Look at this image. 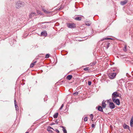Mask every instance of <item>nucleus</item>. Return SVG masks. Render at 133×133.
<instances>
[{
	"instance_id": "nucleus-1",
	"label": "nucleus",
	"mask_w": 133,
	"mask_h": 133,
	"mask_svg": "<svg viewBox=\"0 0 133 133\" xmlns=\"http://www.w3.org/2000/svg\"><path fill=\"white\" fill-rule=\"evenodd\" d=\"M25 4V3L20 1H18L16 3L15 7L17 9H19L23 6Z\"/></svg>"
},
{
	"instance_id": "nucleus-2",
	"label": "nucleus",
	"mask_w": 133,
	"mask_h": 133,
	"mask_svg": "<svg viewBox=\"0 0 133 133\" xmlns=\"http://www.w3.org/2000/svg\"><path fill=\"white\" fill-rule=\"evenodd\" d=\"M119 96V94L117 92H114L112 94V100H115V99H116L117 97Z\"/></svg>"
},
{
	"instance_id": "nucleus-3",
	"label": "nucleus",
	"mask_w": 133,
	"mask_h": 133,
	"mask_svg": "<svg viewBox=\"0 0 133 133\" xmlns=\"http://www.w3.org/2000/svg\"><path fill=\"white\" fill-rule=\"evenodd\" d=\"M116 75V74L115 73H111L109 74L108 75V76L110 79H113Z\"/></svg>"
},
{
	"instance_id": "nucleus-4",
	"label": "nucleus",
	"mask_w": 133,
	"mask_h": 133,
	"mask_svg": "<svg viewBox=\"0 0 133 133\" xmlns=\"http://www.w3.org/2000/svg\"><path fill=\"white\" fill-rule=\"evenodd\" d=\"M67 26L68 28H73L76 27L75 24L74 23H68Z\"/></svg>"
},
{
	"instance_id": "nucleus-5",
	"label": "nucleus",
	"mask_w": 133,
	"mask_h": 133,
	"mask_svg": "<svg viewBox=\"0 0 133 133\" xmlns=\"http://www.w3.org/2000/svg\"><path fill=\"white\" fill-rule=\"evenodd\" d=\"M117 105H119L120 104V102L119 101V99H115V100H114L113 99L112 100Z\"/></svg>"
},
{
	"instance_id": "nucleus-6",
	"label": "nucleus",
	"mask_w": 133,
	"mask_h": 133,
	"mask_svg": "<svg viewBox=\"0 0 133 133\" xmlns=\"http://www.w3.org/2000/svg\"><path fill=\"white\" fill-rule=\"evenodd\" d=\"M109 105L110 108L111 109H113L115 108V105L112 102H110Z\"/></svg>"
},
{
	"instance_id": "nucleus-7",
	"label": "nucleus",
	"mask_w": 133,
	"mask_h": 133,
	"mask_svg": "<svg viewBox=\"0 0 133 133\" xmlns=\"http://www.w3.org/2000/svg\"><path fill=\"white\" fill-rule=\"evenodd\" d=\"M52 129L54 130L50 126H49L47 129V131L50 133H51L53 131L51 130Z\"/></svg>"
},
{
	"instance_id": "nucleus-8",
	"label": "nucleus",
	"mask_w": 133,
	"mask_h": 133,
	"mask_svg": "<svg viewBox=\"0 0 133 133\" xmlns=\"http://www.w3.org/2000/svg\"><path fill=\"white\" fill-rule=\"evenodd\" d=\"M41 36H47V33L46 31L44 30L43 32H41Z\"/></svg>"
},
{
	"instance_id": "nucleus-9",
	"label": "nucleus",
	"mask_w": 133,
	"mask_h": 133,
	"mask_svg": "<svg viewBox=\"0 0 133 133\" xmlns=\"http://www.w3.org/2000/svg\"><path fill=\"white\" fill-rule=\"evenodd\" d=\"M36 13L34 12H32L29 15V18H32V17H34L36 15Z\"/></svg>"
},
{
	"instance_id": "nucleus-10",
	"label": "nucleus",
	"mask_w": 133,
	"mask_h": 133,
	"mask_svg": "<svg viewBox=\"0 0 133 133\" xmlns=\"http://www.w3.org/2000/svg\"><path fill=\"white\" fill-rule=\"evenodd\" d=\"M128 2V0H125L121 2V4L122 5H124L125 4Z\"/></svg>"
},
{
	"instance_id": "nucleus-11",
	"label": "nucleus",
	"mask_w": 133,
	"mask_h": 133,
	"mask_svg": "<svg viewBox=\"0 0 133 133\" xmlns=\"http://www.w3.org/2000/svg\"><path fill=\"white\" fill-rule=\"evenodd\" d=\"M14 103H15V108H16V111H18L19 110V107H18L17 106L16 104V99L14 100Z\"/></svg>"
},
{
	"instance_id": "nucleus-12",
	"label": "nucleus",
	"mask_w": 133,
	"mask_h": 133,
	"mask_svg": "<svg viewBox=\"0 0 133 133\" xmlns=\"http://www.w3.org/2000/svg\"><path fill=\"white\" fill-rule=\"evenodd\" d=\"M130 125L131 127H133V116L131 117L130 121Z\"/></svg>"
},
{
	"instance_id": "nucleus-13",
	"label": "nucleus",
	"mask_w": 133,
	"mask_h": 133,
	"mask_svg": "<svg viewBox=\"0 0 133 133\" xmlns=\"http://www.w3.org/2000/svg\"><path fill=\"white\" fill-rule=\"evenodd\" d=\"M107 104L105 103V102L103 101L102 103V106L103 108H104L106 107Z\"/></svg>"
},
{
	"instance_id": "nucleus-14",
	"label": "nucleus",
	"mask_w": 133,
	"mask_h": 133,
	"mask_svg": "<svg viewBox=\"0 0 133 133\" xmlns=\"http://www.w3.org/2000/svg\"><path fill=\"white\" fill-rule=\"evenodd\" d=\"M102 108L101 106H99L98 107L97 109L98 111L103 112V111Z\"/></svg>"
},
{
	"instance_id": "nucleus-15",
	"label": "nucleus",
	"mask_w": 133,
	"mask_h": 133,
	"mask_svg": "<svg viewBox=\"0 0 133 133\" xmlns=\"http://www.w3.org/2000/svg\"><path fill=\"white\" fill-rule=\"evenodd\" d=\"M72 77V75H69L66 77V78L68 80H70L71 79Z\"/></svg>"
},
{
	"instance_id": "nucleus-16",
	"label": "nucleus",
	"mask_w": 133,
	"mask_h": 133,
	"mask_svg": "<svg viewBox=\"0 0 133 133\" xmlns=\"http://www.w3.org/2000/svg\"><path fill=\"white\" fill-rule=\"evenodd\" d=\"M82 18L81 17H77L75 18V19L78 21H80L81 20Z\"/></svg>"
},
{
	"instance_id": "nucleus-17",
	"label": "nucleus",
	"mask_w": 133,
	"mask_h": 133,
	"mask_svg": "<svg viewBox=\"0 0 133 133\" xmlns=\"http://www.w3.org/2000/svg\"><path fill=\"white\" fill-rule=\"evenodd\" d=\"M36 62H37L36 61H35L33 63H32L30 65V67H31V68L33 67L34 66V64Z\"/></svg>"
},
{
	"instance_id": "nucleus-18",
	"label": "nucleus",
	"mask_w": 133,
	"mask_h": 133,
	"mask_svg": "<svg viewBox=\"0 0 133 133\" xmlns=\"http://www.w3.org/2000/svg\"><path fill=\"white\" fill-rule=\"evenodd\" d=\"M42 9L43 10V11L44 12H45V13H50V11H47V10L44 9L43 8H42Z\"/></svg>"
},
{
	"instance_id": "nucleus-19",
	"label": "nucleus",
	"mask_w": 133,
	"mask_h": 133,
	"mask_svg": "<svg viewBox=\"0 0 133 133\" xmlns=\"http://www.w3.org/2000/svg\"><path fill=\"white\" fill-rule=\"evenodd\" d=\"M112 39L110 38H104L102 39H101V41H103L105 40H109V39Z\"/></svg>"
},
{
	"instance_id": "nucleus-20",
	"label": "nucleus",
	"mask_w": 133,
	"mask_h": 133,
	"mask_svg": "<svg viewBox=\"0 0 133 133\" xmlns=\"http://www.w3.org/2000/svg\"><path fill=\"white\" fill-rule=\"evenodd\" d=\"M123 127L124 129H127L129 127V126L125 124L123 125Z\"/></svg>"
},
{
	"instance_id": "nucleus-21",
	"label": "nucleus",
	"mask_w": 133,
	"mask_h": 133,
	"mask_svg": "<svg viewBox=\"0 0 133 133\" xmlns=\"http://www.w3.org/2000/svg\"><path fill=\"white\" fill-rule=\"evenodd\" d=\"M58 114L57 113H55L54 115V117L55 118H57L58 116Z\"/></svg>"
},
{
	"instance_id": "nucleus-22",
	"label": "nucleus",
	"mask_w": 133,
	"mask_h": 133,
	"mask_svg": "<svg viewBox=\"0 0 133 133\" xmlns=\"http://www.w3.org/2000/svg\"><path fill=\"white\" fill-rule=\"evenodd\" d=\"M90 119L91 120H92L93 118V115L92 114L90 115Z\"/></svg>"
},
{
	"instance_id": "nucleus-23",
	"label": "nucleus",
	"mask_w": 133,
	"mask_h": 133,
	"mask_svg": "<svg viewBox=\"0 0 133 133\" xmlns=\"http://www.w3.org/2000/svg\"><path fill=\"white\" fill-rule=\"evenodd\" d=\"M85 24L86 25L88 26H89L91 24V23H88L87 22Z\"/></svg>"
},
{
	"instance_id": "nucleus-24",
	"label": "nucleus",
	"mask_w": 133,
	"mask_h": 133,
	"mask_svg": "<svg viewBox=\"0 0 133 133\" xmlns=\"http://www.w3.org/2000/svg\"><path fill=\"white\" fill-rule=\"evenodd\" d=\"M63 131L64 133H67L66 130L64 128H63Z\"/></svg>"
},
{
	"instance_id": "nucleus-25",
	"label": "nucleus",
	"mask_w": 133,
	"mask_h": 133,
	"mask_svg": "<svg viewBox=\"0 0 133 133\" xmlns=\"http://www.w3.org/2000/svg\"><path fill=\"white\" fill-rule=\"evenodd\" d=\"M126 48H127V46L126 45H125L124 46V49H123V50L125 51H127V49H126Z\"/></svg>"
},
{
	"instance_id": "nucleus-26",
	"label": "nucleus",
	"mask_w": 133,
	"mask_h": 133,
	"mask_svg": "<svg viewBox=\"0 0 133 133\" xmlns=\"http://www.w3.org/2000/svg\"><path fill=\"white\" fill-rule=\"evenodd\" d=\"M116 70V69H114V68H112L110 69V71H115Z\"/></svg>"
},
{
	"instance_id": "nucleus-27",
	"label": "nucleus",
	"mask_w": 133,
	"mask_h": 133,
	"mask_svg": "<svg viewBox=\"0 0 133 133\" xmlns=\"http://www.w3.org/2000/svg\"><path fill=\"white\" fill-rule=\"evenodd\" d=\"M89 68L86 67L84 69V70L85 71H88L89 70Z\"/></svg>"
},
{
	"instance_id": "nucleus-28",
	"label": "nucleus",
	"mask_w": 133,
	"mask_h": 133,
	"mask_svg": "<svg viewBox=\"0 0 133 133\" xmlns=\"http://www.w3.org/2000/svg\"><path fill=\"white\" fill-rule=\"evenodd\" d=\"M84 121H87L88 120V118L87 117H86L84 118Z\"/></svg>"
},
{
	"instance_id": "nucleus-29",
	"label": "nucleus",
	"mask_w": 133,
	"mask_h": 133,
	"mask_svg": "<svg viewBox=\"0 0 133 133\" xmlns=\"http://www.w3.org/2000/svg\"><path fill=\"white\" fill-rule=\"evenodd\" d=\"M49 57V55L48 54H46L45 57V58H48Z\"/></svg>"
},
{
	"instance_id": "nucleus-30",
	"label": "nucleus",
	"mask_w": 133,
	"mask_h": 133,
	"mask_svg": "<svg viewBox=\"0 0 133 133\" xmlns=\"http://www.w3.org/2000/svg\"><path fill=\"white\" fill-rule=\"evenodd\" d=\"M110 44V43H107V49H108V48L109 47V45Z\"/></svg>"
},
{
	"instance_id": "nucleus-31",
	"label": "nucleus",
	"mask_w": 133,
	"mask_h": 133,
	"mask_svg": "<svg viewBox=\"0 0 133 133\" xmlns=\"http://www.w3.org/2000/svg\"><path fill=\"white\" fill-rule=\"evenodd\" d=\"M91 82L90 81H88V85H91Z\"/></svg>"
},
{
	"instance_id": "nucleus-32",
	"label": "nucleus",
	"mask_w": 133,
	"mask_h": 133,
	"mask_svg": "<svg viewBox=\"0 0 133 133\" xmlns=\"http://www.w3.org/2000/svg\"><path fill=\"white\" fill-rule=\"evenodd\" d=\"M37 12L38 14H42L41 12L39 10H37Z\"/></svg>"
},
{
	"instance_id": "nucleus-33",
	"label": "nucleus",
	"mask_w": 133,
	"mask_h": 133,
	"mask_svg": "<svg viewBox=\"0 0 133 133\" xmlns=\"http://www.w3.org/2000/svg\"><path fill=\"white\" fill-rule=\"evenodd\" d=\"M78 92H75V93H74V95H78Z\"/></svg>"
},
{
	"instance_id": "nucleus-34",
	"label": "nucleus",
	"mask_w": 133,
	"mask_h": 133,
	"mask_svg": "<svg viewBox=\"0 0 133 133\" xmlns=\"http://www.w3.org/2000/svg\"><path fill=\"white\" fill-rule=\"evenodd\" d=\"M63 106H64L63 104H62L61 105V107L59 109L60 110H61V109H62L63 108Z\"/></svg>"
},
{
	"instance_id": "nucleus-35",
	"label": "nucleus",
	"mask_w": 133,
	"mask_h": 133,
	"mask_svg": "<svg viewBox=\"0 0 133 133\" xmlns=\"http://www.w3.org/2000/svg\"><path fill=\"white\" fill-rule=\"evenodd\" d=\"M95 124H92V125H91L92 127V128H94V127L95 126Z\"/></svg>"
},
{
	"instance_id": "nucleus-36",
	"label": "nucleus",
	"mask_w": 133,
	"mask_h": 133,
	"mask_svg": "<svg viewBox=\"0 0 133 133\" xmlns=\"http://www.w3.org/2000/svg\"><path fill=\"white\" fill-rule=\"evenodd\" d=\"M55 131L58 133L59 132V131L58 129H56Z\"/></svg>"
},
{
	"instance_id": "nucleus-37",
	"label": "nucleus",
	"mask_w": 133,
	"mask_h": 133,
	"mask_svg": "<svg viewBox=\"0 0 133 133\" xmlns=\"http://www.w3.org/2000/svg\"><path fill=\"white\" fill-rule=\"evenodd\" d=\"M55 122L57 124H58V121L57 120H56L55 121Z\"/></svg>"
},
{
	"instance_id": "nucleus-38",
	"label": "nucleus",
	"mask_w": 133,
	"mask_h": 133,
	"mask_svg": "<svg viewBox=\"0 0 133 133\" xmlns=\"http://www.w3.org/2000/svg\"><path fill=\"white\" fill-rule=\"evenodd\" d=\"M55 124L54 123H52L51 124V125H53V124Z\"/></svg>"
},
{
	"instance_id": "nucleus-39",
	"label": "nucleus",
	"mask_w": 133,
	"mask_h": 133,
	"mask_svg": "<svg viewBox=\"0 0 133 133\" xmlns=\"http://www.w3.org/2000/svg\"><path fill=\"white\" fill-rule=\"evenodd\" d=\"M25 133H29V132H25Z\"/></svg>"
}]
</instances>
